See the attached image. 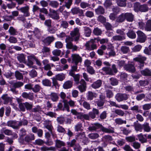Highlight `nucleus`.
Returning a JSON list of instances; mask_svg holds the SVG:
<instances>
[{
    "instance_id": "f257e3e1",
    "label": "nucleus",
    "mask_w": 151,
    "mask_h": 151,
    "mask_svg": "<svg viewBox=\"0 0 151 151\" xmlns=\"http://www.w3.org/2000/svg\"><path fill=\"white\" fill-rule=\"evenodd\" d=\"M99 128H100L102 132L105 133H112L114 132L113 128H106L98 123H95L92 124V126L89 127L88 129L89 130L92 131L96 130Z\"/></svg>"
},
{
    "instance_id": "f03ea898",
    "label": "nucleus",
    "mask_w": 151,
    "mask_h": 151,
    "mask_svg": "<svg viewBox=\"0 0 151 151\" xmlns=\"http://www.w3.org/2000/svg\"><path fill=\"white\" fill-rule=\"evenodd\" d=\"M35 139V136L33 134H30L27 135L24 138L23 137L19 138L18 140L20 143L21 144H25V143H28Z\"/></svg>"
},
{
    "instance_id": "7ed1b4c3",
    "label": "nucleus",
    "mask_w": 151,
    "mask_h": 151,
    "mask_svg": "<svg viewBox=\"0 0 151 151\" xmlns=\"http://www.w3.org/2000/svg\"><path fill=\"white\" fill-rule=\"evenodd\" d=\"M138 37L136 40L137 42L143 43L146 40V37L145 34L143 32L140 30H138L137 32Z\"/></svg>"
},
{
    "instance_id": "20e7f679",
    "label": "nucleus",
    "mask_w": 151,
    "mask_h": 151,
    "mask_svg": "<svg viewBox=\"0 0 151 151\" xmlns=\"http://www.w3.org/2000/svg\"><path fill=\"white\" fill-rule=\"evenodd\" d=\"M94 40L93 39L87 42L85 45L86 49L88 50H92L96 49L97 46L94 44Z\"/></svg>"
},
{
    "instance_id": "39448f33",
    "label": "nucleus",
    "mask_w": 151,
    "mask_h": 151,
    "mask_svg": "<svg viewBox=\"0 0 151 151\" xmlns=\"http://www.w3.org/2000/svg\"><path fill=\"white\" fill-rule=\"evenodd\" d=\"M79 31V30L78 28H76L70 33L71 36L73 38L75 41H78L79 39L80 36Z\"/></svg>"
},
{
    "instance_id": "423d86ee",
    "label": "nucleus",
    "mask_w": 151,
    "mask_h": 151,
    "mask_svg": "<svg viewBox=\"0 0 151 151\" xmlns=\"http://www.w3.org/2000/svg\"><path fill=\"white\" fill-rule=\"evenodd\" d=\"M129 95L126 93H117L115 96L116 100L118 102H121L127 100Z\"/></svg>"
},
{
    "instance_id": "0eeeda50",
    "label": "nucleus",
    "mask_w": 151,
    "mask_h": 151,
    "mask_svg": "<svg viewBox=\"0 0 151 151\" xmlns=\"http://www.w3.org/2000/svg\"><path fill=\"white\" fill-rule=\"evenodd\" d=\"M19 11L22 13L24 17H29L30 16L29 7L28 5L19 8Z\"/></svg>"
},
{
    "instance_id": "6e6552de",
    "label": "nucleus",
    "mask_w": 151,
    "mask_h": 151,
    "mask_svg": "<svg viewBox=\"0 0 151 151\" xmlns=\"http://www.w3.org/2000/svg\"><path fill=\"white\" fill-rule=\"evenodd\" d=\"M71 57L73 62L75 65H78V63H81L82 61V58L78 54H72Z\"/></svg>"
},
{
    "instance_id": "1a4fd4ad",
    "label": "nucleus",
    "mask_w": 151,
    "mask_h": 151,
    "mask_svg": "<svg viewBox=\"0 0 151 151\" xmlns=\"http://www.w3.org/2000/svg\"><path fill=\"white\" fill-rule=\"evenodd\" d=\"M73 0H67V2H65L64 5L60 6L59 8L58 9V11L60 12H62L64 9V7H66L68 9H69L72 4Z\"/></svg>"
},
{
    "instance_id": "9d476101",
    "label": "nucleus",
    "mask_w": 151,
    "mask_h": 151,
    "mask_svg": "<svg viewBox=\"0 0 151 151\" xmlns=\"http://www.w3.org/2000/svg\"><path fill=\"white\" fill-rule=\"evenodd\" d=\"M1 98L3 101V103L4 104H7L9 102H11L12 99V98L9 96L7 94H3Z\"/></svg>"
},
{
    "instance_id": "9b49d317",
    "label": "nucleus",
    "mask_w": 151,
    "mask_h": 151,
    "mask_svg": "<svg viewBox=\"0 0 151 151\" xmlns=\"http://www.w3.org/2000/svg\"><path fill=\"white\" fill-rule=\"evenodd\" d=\"M50 13L49 14L50 17L55 20H58L60 19L59 14L57 13V11L53 9H50Z\"/></svg>"
},
{
    "instance_id": "f8f14e48",
    "label": "nucleus",
    "mask_w": 151,
    "mask_h": 151,
    "mask_svg": "<svg viewBox=\"0 0 151 151\" xmlns=\"http://www.w3.org/2000/svg\"><path fill=\"white\" fill-rule=\"evenodd\" d=\"M6 125L8 126L11 127L14 129H18V124L17 123V122L15 121H9L7 122Z\"/></svg>"
},
{
    "instance_id": "ddd939ff",
    "label": "nucleus",
    "mask_w": 151,
    "mask_h": 151,
    "mask_svg": "<svg viewBox=\"0 0 151 151\" xmlns=\"http://www.w3.org/2000/svg\"><path fill=\"white\" fill-rule=\"evenodd\" d=\"M124 68L127 71L131 73H134L136 71L134 65L131 64L126 65L124 66Z\"/></svg>"
},
{
    "instance_id": "4468645a",
    "label": "nucleus",
    "mask_w": 151,
    "mask_h": 151,
    "mask_svg": "<svg viewBox=\"0 0 151 151\" xmlns=\"http://www.w3.org/2000/svg\"><path fill=\"white\" fill-rule=\"evenodd\" d=\"M55 40V37L53 36H48L42 40V42L46 45H49Z\"/></svg>"
},
{
    "instance_id": "2eb2a0df",
    "label": "nucleus",
    "mask_w": 151,
    "mask_h": 151,
    "mask_svg": "<svg viewBox=\"0 0 151 151\" xmlns=\"http://www.w3.org/2000/svg\"><path fill=\"white\" fill-rule=\"evenodd\" d=\"M147 59V58L145 57L142 56L141 55H139L133 58V60L136 62H139L140 63H144Z\"/></svg>"
},
{
    "instance_id": "dca6fc26",
    "label": "nucleus",
    "mask_w": 151,
    "mask_h": 151,
    "mask_svg": "<svg viewBox=\"0 0 151 151\" xmlns=\"http://www.w3.org/2000/svg\"><path fill=\"white\" fill-rule=\"evenodd\" d=\"M26 56V55L23 53L19 54L17 55V58L20 63H25Z\"/></svg>"
},
{
    "instance_id": "f3484780",
    "label": "nucleus",
    "mask_w": 151,
    "mask_h": 151,
    "mask_svg": "<svg viewBox=\"0 0 151 151\" xmlns=\"http://www.w3.org/2000/svg\"><path fill=\"white\" fill-rule=\"evenodd\" d=\"M73 81L68 80L64 82L63 85V87L65 89H68L71 88L73 86Z\"/></svg>"
},
{
    "instance_id": "a211bd4d",
    "label": "nucleus",
    "mask_w": 151,
    "mask_h": 151,
    "mask_svg": "<svg viewBox=\"0 0 151 151\" xmlns=\"http://www.w3.org/2000/svg\"><path fill=\"white\" fill-rule=\"evenodd\" d=\"M42 63L44 65V69L45 70H50L51 68V65L49 64V61L47 59H45L43 60Z\"/></svg>"
},
{
    "instance_id": "6ab92c4d",
    "label": "nucleus",
    "mask_w": 151,
    "mask_h": 151,
    "mask_svg": "<svg viewBox=\"0 0 151 151\" xmlns=\"http://www.w3.org/2000/svg\"><path fill=\"white\" fill-rule=\"evenodd\" d=\"M84 34L86 37L90 36L91 33V28L87 27H83Z\"/></svg>"
},
{
    "instance_id": "aec40b11",
    "label": "nucleus",
    "mask_w": 151,
    "mask_h": 151,
    "mask_svg": "<svg viewBox=\"0 0 151 151\" xmlns=\"http://www.w3.org/2000/svg\"><path fill=\"white\" fill-rule=\"evenodd\" d=\"M22 96L23 98L28 99L30 100H32L34 98L32 94L30 93H27L26 92H23L22 94Z\"/></svg>"
},
{
    "instance_id": "412c9836",
    "label": "nucleus",
    "mask_w": 151,
    "mask_h": 151,
    "mask_svg": "<svg viewBox=\"0 0 151 151\" xmlns=\"http://www.w3.org/2000/svg\"><path fill=\"white\" fill-rule=\"evenodd\" d=\"M140 72L141 74L144 76H151V70L148 68L141 70Z\"/></svg>"
},
{
    "instance_id": "4be33fe9",
    "label": "nucleus",
    "mask_w": 151,
    "mask_h": 151,
    "mask_svg": "<svg viewBox=\"0 0 151 151\" xmlns=\"http://www.w3.org/2000/svg\"><path fill=\"white\" fill-rule=\"evenodd\" d=\"M125 19L127 21L129 22H132L134 19V16L130 13H127L124 14Z\"/></svg>"
},
{
    "instance_id": "5701e85b",
    "label": "nucleus",
    "mask_w": 151,
    "mask_h": 151,
    "mask_svg": "<svg viewBox=\"0 0 151 151\" xmlns=\"http://www.w3.org/2000/svg\"><path fill=\"white\" fill-rule=\"evenodd\" d=\"M31 111L35 113H38L40 114H41V112L43 113H44V111H42V108L39 105H37L35 108H33L32 109Z\"/></svg>"
},
{
    "instance_id": "b1692460",
    "label": "nucleus",
    "mask_w": 151,
    "mask_h": 151,
    "mask_svg": "<svg viewBox=\"0 0 151 151\" xmlns=\"http://www.w3.org/2000/svg\"><path fill=\"white\" fill-rule=\"evenodd\" d=\"M102 84V81L99 80L93 82L91 85V87L94 88L96 89L100 87Z\"/></svg>"
},
{
    "instance_id": "393cba45",
    "label": "nucleus",
    "mask_w": 151,
    "mask_h": 151,
    "mask_svg": "<svg viewBox=\"0 0 151 151\" xmlns=\"http://www.w3.org/2000/svg\"><path fill=\"white\" fill-rule=\"evenodd\" d=\"M69 74L70 76L74 78V80L76 83H79L80 79V75L79 74H75L74 73L72 72L69 73Z\"/></svg>"
},
{
    "instance_id": "a878e982",
    "label": "nucleus",
    "mask_w": 151,
    "mask_h": 151,
    "mask_svg": "<svg viewBox=\"0 0 151 151\" xmlns=\"http://www.w3.org/2000/svg\"><path fill=\"white\" fill-rule=\"evenodd\" d=\"M15 77L16 79L18 80H22L23 79V76L22 74L19 71H16L14 73Z\"/></svg>"
},
{
    "instance_id": "bb28decb",
    "label": "nucleus",
    "mask_w": 151,
    "mask_h": 151,
    "mask_svg": "<svg viewBox=\"0 0 151 151\" xmlns=\"http://www.w3.org/2000/svg\"><path fill=\"white\" fill-rule=\"evenodd\" d=\"M55 146L56 147L60 148L64 146L65 145V143L61 140L57 139L55 141Z\"/></svg>"
},
{
    "instance_id": "cd10ccee",
    "label": "nucleus",
    "mask_w": 151,
    "mask_h": 151,
    "mask_svg": "<svg viewBox=\"0 0 151 151\" xmlns=\"http://www.w3.org/2000/svg\"><path fill=\"white\" fill-rule=\"evenodd\" d=\"M96 13L97 14H103L104 13L105 10L104 8L101 6H99L95 9Z\"/></svg>"
},
{
    "instance_id": "c85d7f7f",
    "label": "nucleus",
    "mask_w": 151,
    "mask_h": 151,
    "mask_svg": "<svg viewBox=\"0 0 151 151\" xmlns=\"http://www.w3.org/2000/svg\"><path fill=\"white\" fill-rule=\"evenodd\" d=\"M1 133H4L7 135H11L12 134V131L10 129H6L5 128H3L1 130Z\"/></svg>"
},
{
    "instance_id": "c756f323",
    "label": "nucleus",
    "mask_w": 151,
    "mask_h": 151,
    "mask_svg": "<svg viewBox=\"0 0 151 151\" xmlns=\"http://www.w3.org/2000/svg\"><path fill=\"white\" fill-rule=\"evenodd\" d=\"M66 47L68 49H71L73 51H76L78 47L76 45H73L72 43H68L66 44Z\"/></svg>"
},
{
    "instance_id": "7c9ffc66",
    "label": "nucleus",
    "mask_w": 151,
    "mask_h": 151,
    "mask_svg": "<svg viewBox=\"0 0 151 151\" xmlns=\"http://www.w3.org/2000/svg\"><path fill=\"white\" fill-rule=\"evenodd\" d=\"M139 140L142 143H144L147 142V139L145 138L142 133L138 134L137 135Z\"/></svg>"
},
{
    "instance_id": "2f4dec72",
    "label": "nucleus",
    "mask_w": 151,
    "mask_h": 151,
    "mask_svg": "<svg viewBox=\"0 0 151 151\" xmlns=\"http://www.w3.org/2000/svg\"><path fill=\"white\" fill-rule=\"evenodd\" d=\"M90 4L84 1H82L80 4V6L81 8L82 9H87L89 8H90Z\"/></svg>"
},
{
    "instance_id": "473e14b6",
    "label": "nucleus",
    "mask_w": 151,
    "mask_h": 151,
    "mask_svg": "<svg viewBox=\"0 0 151 151\" xmlns=\"http://www.w3.org/2000/svg\"><path fill=\"white\" fill-rule=\"evenodd\" d=\"M142 129H143L144 131L147 132H149L150 131L151 128L149 126V123L147 122H145L142 125Z\"/></svg>"
},
{
    "instance_id": "72a5a7b5",
    "label": "nucleus",
    "mask_w": 151,
    "mask_h": 151,
    "mask_svg": "<svg viewBox=\"0 0 151 151\" xmlns=\"http://www.w3.org/2000/svg\"><path fill=\"white\" fill-rule=\"evenodd\" d=\"M51 99L53 102L58 101L59 97L57 94L55 93H52L50 95Z\"/></svg>"
},
{
    "instance_id": "f704fd0d",
    "label": "nucleus",
    "mask_w": 151,
    "mask_h": 151,
    "mask_svg": "<svg viewBox=\"0 0 151 151\" xmlns=\"http://www.w3.org/2000/svg\"><path fill=\"white\" fill-rule=\"evenodd\" d=\"M148 7L147 4H144L139 6L138 9L141 12H145L148 11Z\"/></svg>"
},
{
    "instance_id": "c9c22d12",
    "label": "nucleus",
    "mask_w": 151,
    "mask_h": 151,
    "mask_svg": "<svg viewBox=\"0 0 151 151\" xmlns=\"http://www.w3.org/2000/svg\"><path fill=\"white\" fill-rule=\"evenodd\" d=\"M107 49L108 50L110 51L109 52V56H114L116 55V53L114 51V47L112 45H111L109 46V47H108Z\"/></svg>"
},
{
    "instance_id": "e433bc0d",
    "label": "nucleus",
    "mask_w": 151,
    "mask_h": 151,
    "mask_svg": "<svg viewBox=\"0 0 151 151\" xmlns=\"http://www.w3.org/2000/svg\"><path fill=\"white\" fill-rule=\"evenodd\" d=\"M45 122L47 123H48V124H46L45 125V127L50 132L51 134L53 136L54 134L52 132V127L51 124H50V121H47L46 120L45 121Z\"/></svg>"
},
{
    "instance_id": "4c0bfd02",
    "label": "nucleus",
    "mask_w": 151,
    "mask_h": 151,
    "mask_svg": "<svg viewBox=\"0 0 151 151\" xmlns=\"http://www.w3.org/2000/svg\"><path fill=\"white\" fill-rule=\"evenodd\" d=\"M55 78L58 81H62L65 79V75L63 73H59L56 75Z\"/></svg>"
},
{
    "instance_id": "58836bf2",
    "label": "nucleus",
    "mask_w": 151,
    "mask_h": 151,
    "mask_svg": "<svg viewBox=\"0 0 151 151\" xmlns=\"http://www.w3.org/2000/svg\"><path fill=\"white\" fill-rule=\"evenodd\" d=\"M102 70L105 72L106 73L110 75H113V71L111 69L108 67H104L102 68Z\"/></svg>"
},
{
    "instance_id": "ea45409f",
    "label": "nucleus",
    "mask_w": 151,
    "mask_h": 151,
    "mask_svg": "<svg viewBox=\"0 0 151 151\" xmlns=\"http://www.w3.org/2000/svg\"><path fill=\"white\" fill-rule=\"evenodd\" d=\"M127 36L130 38L134 39L136 38V35L133 31L132 30H129L128 32L127 33Z\"/></svg>"
},
{
    "instance_id": "a19ab883",
    "label": "nucleus",
    "mask_w": 151,
    "mask_h": 151,
    "mask_svg": "<svg viewBox=\"0 0 151 151\" xmlns=\"http://www.w3.org/2000/svg\"><path fill=\"white\" fill-rule=\"evenodd\" d=\"M80 10L81 11L82 14H83V10L80 9L79 7H77L72 8L71 10V12L73 14H76L79 13Z\"/></svg>"
},
{
    "instance_id": "79ce46f5",
    "label": "nucleus",
    "mask_w": 151,
    "mask_h": 151,
    "mask_svg": "<svg viewBox=\"0 0 151 151\" xmlns=\"http://www.w3.org/2000/svg\"><path fill=\"white\" fill-rule=\"evenodd\" d=\"M8 32L10 35H16L18 34L17 30L13 27H10Z\"/></svg>"
},
{
    "instance_id": "37998d69",
    "label": "nucleus",
    "mask_w": 151,
    "mask_h": 151,
    "mask_svg": "<svg viewBox=\"0 0 151 151\" xmlns=\"http://www.w3.org/2000/svg\"><path fill=\"white\" fill-rule=\"evenodd\" d=\"M125 19L124 14L122 13L117 18L116 22H122Z\"/></svg>"
},
{
    "instance_id": "c03bdc74",
    "label": "nucleus",
    "mask_w": 151,
    "mask_h": 151,
    "mask_svg": "<svg viewBox=\"0 0 151 151\" xmlns=\"http://www.w3.org/2000/svg\"><path fill=\"white\" fill-rule=\"evenodd\" d=\"M28 123V122L27 120L25 119H23L22 120H21L19 121L18 124V129L19 127L22 125L25 126L27 125Z\"/></svg>"
},
{
    "instance_id": "a18cd8bd",
    "label": "nucleus",
    "mask_w": 151,
    "mask_h": 151,
    "mask_svg": "<svg viewBox=\"0 0 151 151\" xmlns=\"http://www.w3.org/2000/svg\"><path fill=\"white\" fill-rule=\"evenodd\" d=\"M145 30L147 31H151V20L147 21L145 28Z\"/></svg>"
},
{
    "instance_id": "49530a36",
    "label": "nucleus",
    "mask_w": 151,
    "mask_h": 151,
    "mask_svg": "<svg viewBox=\"0 0 151 151\" xmlns=\"http://www.w3.org/2000/svg\"><path fill=\"white\" fill-rule=\"evenodd\" d=\"M49 5L54 8H57L59 5V3L56 1H50Z\"/></svg>"
},
{
    "instance_id": "de8ad7c7",
    "label": "nucleus",
    "mask_w": 151,
    "mask_h": 151,
    "mask_svg": "<svg viewBox=\"0 0 151 151\" xmlns=\"http://www.w3.org/2000/svg\"><path fill=\"white\" fill-rule=\"evenodd\" d=\"M114 111L115 114L121 116H123L125 114L124 111L120 109H116Z\"/></svg>"
},
{
    "instance_id": "09e8293b",
    "label": "nucleus",
    "mask_w": 151,
    "mask_h": 151,
    "mask_svg": "<svg viewBox=\"0 0 151 151\" xmlns=\"http://www.w3.org/2000/svg\"><path fill=\"white\" fill-rule=\"evenodd\" d=\"M115 122L117 124L121 125L123 124H126L127 122L126 120H123L121 118H117L115 119Z\"/></svg>"
},
{
    "instance_id": "8fccbe9b",
    "label": "nucleus",
    "mask_w": 151,
    "mask_h": 151,
    "mask_svg": "<svg viewBox=\"0 0 151 151\" xmlns=\"http://www.w3.org/2000/svg\"><path fill=\"white\" fill-rule=\"evenodd\" d=\"M96 94L93 93L91 91H88L87 96V99L88 100H92L94 97H95Z\"/></svg>"
},
{
    "instance_id": "3c124183",
    "label": "nucleus",
    "mask_w": 151,
    "mask_h": 151,
    "mask_svg": "<svg viewBox=\"0 0 151 151\" xmlns=\"http://www.w3.org/2000/svg\"><path fill=\"white\" fill-rule=\"evenodd\" d=\"M43 85L45 86H50L51 85V81L48 79H45L42 80Z\"/></svg>"
},
{
    "instance_id": "603ef678",
    "label": "nucleus",
    "mask_w": 151,
    "mask_h": 151,
    "mask_svg": "<svg viewBox=\"0 0 151 151\" xmlns=\"http://www.w3.org/2000/svg\"><path fill=\"white\" fill-rule=\"evenodd\" d=\"M88 137L92 139H95L99 137V134L97 133H92L88 135Z\"/></svg>"
},
{
    "instance_id": "864d4df0",
    "label": "nucleus",
    "mask_w": 151,
    "mask_h": 151,
    "mask_svg": "<svg viewBox=\"0 0 151 151\" xmlns=\"http://www.w3.org/2000/svg\"><path fill=\"white\" fill-rule=\"evenodd\" d=\"M142 48V46L140 45H137L135 46L132 48V52H136L140 51Z\"/></svg>"
},
{
    "instance_id": "5fc2aeb1",
    "label": "nucleus",
    "mask_w": 151,
    "mask_h": 151,
    "mask_svg": "<svg viewBox=\"0 0 151 151\" xmlns=\"http://www.w3.org/2000/svg\"><path fill=\"white\" fill-rule=\"evenodd\" d=\"M125 39L124 36H122L120 35L114 36L112 37L113 40L114 41H121Z\"/></svg>"
},
{
    "instance_id": "6e6d98bb",
    "label": "nucleus",
    "mask_w": 151,
    "mask_h": 151,
    "mask_svg": "<svg viewBox=\"0 0 151 151\" xmlns=\"http://www.w3.org/2000/svg\"><path fill=\"white\" fill-rule=\"evenodd\" d=\"M116 3L117 5L120 7H125L127 4L126 1L122 0H117Z\"/></svg>"
},
{
    "instance_id": "4d7b16f0",
    "label": "nucleus",
    "mask_w": 151,
    "mask_h": 151,
    "mask_svg": "<svg viewBox=\"0 0 151 151\" xmlns=\"http://www.w3.org/2000/svg\"><path fill=\"white\" fill-rule=\"evenodd\" d=\"M41 88L38 84H36L34 86L32 87V91L35 93L38 92L40 91Z\"/></svg>"
},
{
    "instance_id": "13d9d810",
    "label": "nucleus",
    "mask_w": 151,
    "mask_h": 151,
    "mask_svg": "<svg viewBox=\"0 0 151 151\" xmlns=\"http://www.w3.org/2000/svg\"><path fill=\"white\" fill-rule=\"evenodd\" d=\"M93 33L95 35H99L102 34V31L98 27H96L94 29Z\"/></svg>"
},
{
    "instance_id": "bf43d9fd",
    "label": "nucleus",
    "mask_w": 151,
    "mask_h": 151,
    "mask_svg": "<svg viewBox=\"0 0 151 151\" xmlns=\"http://www.w3.org/2000/svg\"><path fill=\"white\" fill-rule=\"evenodd\" d=\"M63 102L64 103V108L63 109V110H64V109H66L68 112H69L70 111L69 106L68 105V101L65 100H63Z\"/></svg>"
},
{
    "instance_id": "052dcab7",
    "label": "nucleus",
    "mask_w": 151,
    "mask_h": 151,
    "mask_svg": "<svg viewBox=\"0 0 151 151\" xmlns=\"http://www.w3.org/2000/svg\"><path fill=\"white\" fill-rule=\"evenodd\" d=\"M121 50L124 54H126L128 52L129 50V48L128 47L125 46H123L121 47Z\"/></svg>"
},
{
    "instance_id": "680f3d73",
    "label": "nucleus",
    "mask_w": 151,
    "mask_h": 151,
    "mask_svg": "<svg viewBox=\"0 0 151 151\" xmlns=\"http://www.w3.org/2000/svg\"><path fill=\"white\" fill-rule=\"evenodd\" d=\"M82 124L81 123H78L75 126V131L78 132L81 131L82 130Z\"/></svg>"
},
{
    "instance_id": "e2e57ef3",
    "label": "nucleus",
    "mask_w": 151,
    "mask_h": 151,
    "mask_svg": "<svg viewBox=\"0 0 151 151\" xmlns=\"http://www.w3.org/2000/svg\"><path fill=\"white\" fill-rule=\"evenodd\" d=\"M26 130L24 128H22L19 131V138H23V136L26 135Z\"/></svg>"
},
{
    "instance_id": "0e129e2a",
    "label": "nucleus",
    "mask_w": 151,
    "mask_h": 151,
    "mask_svg": "<svg viewBox=\"0 0 151 151\" xmlns=\"http://www.w3.org/2000/svg\"><path fill=\"white\" fill-rule=\"evenodd\" d=\"M31 59H33L35 60L36 62V64L39 66L41 65V63L40 61L35 56L33 55H30V57Z\"/></svg>"
},
{
    "instance_id": "69168bd1",
    "label": "nucleus",
    "mask_w": 151,
    "mask_h": 151,
    "mask_svg": "<svg viewBox=\"0 0 151 151\" xmlns=\"http://www.w3.org/2000/svg\"><path fill=\"white\" fill-rule=\"evenodd\" d=\"M110 83L112 86H115L118 84V81L116 78H111L110 79Z\"/></svg>"
},
{
    "instance_id": "338daca9",
    "label": "nucleus",
    "mask_w": 151,
    "mask_h": 151,
    "mask_svg": "<svg viewBox=\"0 0 151 151\" xmlns=\"http://www.w3.org/2000/svg\"><path fill=\"white\" fill-rule=\"evenodd\" d=\"M131 145L136 149H139L140 147V143L135 141Z\"/></svg>"
},
{
    "instance_id": "774afa93",
    "label": "nucleus",
    "mask_w": 151,
    "mask_h": 151,
    "mask_svg": "<svg viewBox=\"0 0 151 151\" xmlns=\"http://www.w3.org/2000/svg\"><path fill=\"white\" fill-rule=\"evenodd\" d=\"M29 76L32 78L36 77L37 76V73L34 69L31 70L29 73Z\"/></svg>"
}]
</instances>
